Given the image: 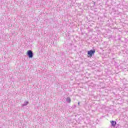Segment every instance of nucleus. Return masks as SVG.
<instances>
[{"label":"nucleus","mask_w":128,"mask_h":128,"mask_svg":"<svg viewBox=\"0 0 128 128\" xmlns=\"http://www.w3.org/2000/svg\"><path fill=\"white\" fill-rule=\"evenodd\" d=\"M26 54L30 58H34V52H32V50H28Z\"/></svg>","instance_id":"1"},{"label":"nucleus","mask_w":128,"mask_h":128,"mask_svg":"<svg viewBox=\"0 0 128 128\" xmlns=\"http://www.w3.org/2000/svg\"><path fill=\"white\" fill-rule=\"evenodd\" d=\"M94 52H96V50H90V51H88V56H92V54H94Z\"/></svg>","instance_id":"2"},{"label":"nucleus","mask_w":128,"mask_h":128,"mask_svg":"<svg viewBox=\"0 0 128 128\" xmlns=\"http://www.w3.org/2000/svg\"><path fill=\"white\" fill-rule=\"evenodd\" d=\"M66 100L67 102H68V104H70V102H72V100L70 97H67Z\"/></svg>","instance_id":"3"},{"label":"nucleus","mask_w":128,"mask_h":128,"mask_svg":"<svg viewBox=\"0 0 128 128\" xmlns=\"http://www.w3.org/2000/svg\"><path fill=\"white\" fill-rule=\"evenodd\" d=\"M111 124L112 126H116V121L112 120L111 122Z\"/></svg>","instance_id":"4"},{"label":"nucleus","mask_w":128,"mask_h":128,"mask_svg":"<svg viewBox=\"0 0 128 128\" xmlns=\"http://www.w3.org/2000/svg\"><path fill=\"white\" fill-rule=\"evenodd\" d=\"M28 102H25L24 103L22 104V106H28Z\"/></svg>","instance_id":"5"},{"label":"nucleus","mask_w":128,"mask_h":128,"mask_svg":"<svg viewBox=\"0 0 128 128\" xmlns=\"http://www.w3.org/2000/svg\"><path fill=\"white\" fill-rule=\"evenodd\" d=\"M21 30H22V32H24V29H22Z\"/></svg>","instance_id":"6"},{"label":"nucleus","mask_w":128,"mask_h":128,"mask_svg":"<svg viewBox=\"0 0 128 128\" xmlns=\"http://www.w3.org/2000/svg\"><path fill=\"white\" fill-rule=\"evenodd\" d=\"M76 105H74V108H76Z\"/></svg>","instance_id":"7"},{"label":"nucleus","mask_w":128,"mask_h":128,"mask_svg":"<svg viewBox=\"0 0 128 128\" xmlns=\"http://www.w3.org/2000/svg\"><path fill=\"white\" fill-rule=\"evenodd\" d=\"M78 106H80V102H78Z\"/></svg>","instance_id":"8"}]
</instances>
